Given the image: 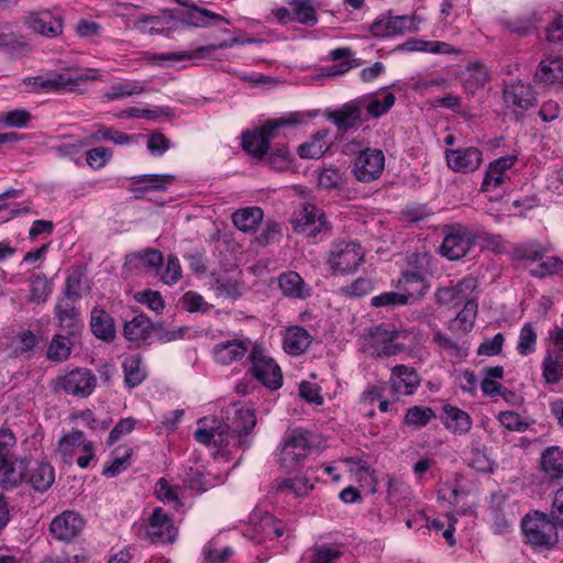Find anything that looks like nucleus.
Returning a JSON list of instances; mask_svg holds the SVG:
<instances>
[{
  "instance_id": "47",
  "label": "nucleus",
  "mask_w": 563,
  "mask_h": 563,
  "mask_svg": "<svg viewBox=\"0 0 563 563\" xmlns=\"http://www.w3.org/2000/svg\"><path fill=\"white\" fill-rule=\"evenodd\" d=\"M279 287L284 295L294 298H303L306 292L303 289V280L296 272L284 273L278 278Z\"/></svg>"
},
{
  "instance_id": "31",
  "label": "nucleus",
  "mask_w": 563,
  "mask_h": 563,
  "mask_svg": "<svg viewBox=\"0 0 563 563\" xmlns=\"http://www.w3.org/2000/svg\"><path fill=\"white\" fill-rule=\"evenodd\" d=\"M30 27L46 37H56L63 32V20L49 12H42L33 15L30 21Z\"/></svg>"
},
{
  "instance_id": "61",
  "label": "nucleus",
  "mask_w": 563,
  "mask_h": 563,
  "mask_svg": "<svg viewBox=\"0 0 563 563\" xmlns=\"http://www.w3.org/2000/svg\"><path fill=\"white\" fill-rule=\"evenodd\" d=\"M282 236L280 224L274 220H267L258 235L256 242L261 246H266L279 240Z\"/></svg>"
},
{
  "instance_id": "38",
  "label": "nucleus",
  "mask_w": 563,
  "mask_h": 563,
  "mask_svg": "<svg viewBox=\"0 0 563 563\" xmlns=\"http://www.w3.org/2000/svg\"><path fill=\"white\" fill-rule=\"evenodd\" d=\"M264 212L258 207H249L236 210L232 220L234 225L243 232H253L263 221Z\"/></svg>"
},
{
  "instance_id": "14",
  "label": "nucleus",
  "mask_w": 563,
  "mask_h": 563,
  "mask_svg": "<svg viewBox=\"0 0 563 563\" xmlns=\"http://www.w3.org/2000/svg\"><path fill=\"white\" fill-rule=\"evenodd\" d=\"M146 534L153 543H172L177 530L167 514L162 508H155L148 518Z\"/></svg>"
},
{
  "instance_id": "17",
  "label": "nucleus",
  "mask_w": 563,
  "mask_h": 563,
  "mask_svg": "<svg viewBox=\"0 0 563 563\" xmlns=\"http://www.w3.org/2000/svg\"><path fill=\"white\" fill-rule=\"evenodd\" d=\"M54 482L55 470L49 463L42 461L26 463L24 483L35 492H46Z\"/></svg>"
},
{
  "instance_id": "18",
  "label": "nucleus",
  "mask_w": 563,
  "mask_h": 563,
  "mask_svg": "<svg viewBox=\"0 0 563 563\" xmlns=\"http://www.w3.org/2000/svg\"><path fill=\"white\" fill-rule=\"evenodd\" d=\"M445 157L452 170L463 174L476 170L483 161L482 152L476 147L448 150Z\"/></svg>"
},
{
  "instance_id": "40",
  "label": "nucleus",
  "mask_w": 563,
  "mask_h": 563,
  "mask_svg": "<svg viewBox=\"0 0 563 563\" xmlns=\"http://www.w3.org/2000/svg\"><path fill=\"white\" fill-rule=\"evenodd\" d=\"M87 441L82 431L73 430L68 434L64 435L58 441V453L62 455L65 463H70L73 456L81 451L84 443Z\"/></svg>"
},
{
  "instance_id": "20",
  "label": "nucleus",
  "mask_w": 563,
  "mask_h": 563,
  "mask_svg": "<svg viewBox=\"0 0 563 563\" xmlns=\"http://www.w3.org/2000/svg\"><path fill=\"white\" fill-rule=\"evenodd\" d=\"M327 119L334 123L340 131L353 129L363 122L362 101L354 99L346 102L339 109L328 112Z\"/></svg>"
},
{
  "instance_id": "52",
  "label": "nucleus",
  "mask_w": 563,
  "mask_h": 563,
  "mask_svg": "<svg viewBox=\"0 0 563 563\" xmlns=\"http://www.w3.org/2000/svg\"><path fill=\"white\" fill-rule=\"evenodd\" d=\"M310 551V563H335L342 556L340 548L332 544H316Z\"/></svg>"
},
{
  "instance_id": "42",
  "label": "nucleus",
  "mask_w": 563,
  "mask_h": 563,
  "mask_svg": "<svg viewBox=\"0 0 563 563\" xmlns=\"http://www.w3.org/2000/svg\"><path fill=\"white\" fill-rule=\"evenodd\" d=\"M52 292V284L44 274H35L30 278V290L27 300L41 305L48 300Z\"/></svg>"
},
{
  "instance_id": "5",
  "label": "nucleus",
  "mask_w": 563,
  "mask_h": 563,
  "mask_svg": "<svg viewBox=\"0 0 563 563\" xmlns=\"http://www.w3.org/2000/svg\"><path fill=\"white\" fill-rule=\"evenodd\" d=\"M364 260L360 244L353 241H340L332 245L328 265L334 274H346L355 271Z\"/></svg>"
},
{
  "instance_id": "8",
  "label": "nucleus",
  "mask_w": 563,
  "mask_h": 563,
  "mask_svg": "<svg viewBox=\"0 0 563 563\" xmlns=\"http://www.w3.org/2000/svg\"><path fill=\"white\" fill-rule=\"evenodd\" d=\"M252 373L256 379L271 389H278L283 384L280 367L260 346H253L250 353Z\"/></svg>"
},
{
  "instance_id": "23",
  "label": "nucleus",
  "mask_w": 563,
  "mask_h": 563,
  "mask_svg": "<svg viewBox=\"0 0 563 563\" xmlns=\"http://www.w3.org/2000/svg\"><path fill=\"white\" fill-rule=\"evenodd\" d=\"M189 9L187 12H183L178 15V19L183 25L194 27H209L213 22H223L230 24V20L212 12L208 9L200 8L191 0V5H185Z\"/></svg>"
},
{
  "instance_id": "16",
  "label": "nucleus",
  "mask_w": 563,
  "mask_h": 563,
  "mask_svg": "<svg viewBox=\"0 0 563 563\" xmlns=\"http://www.w3.org/2000/svg\"><path fill=\"white\" fill-rule=\"evenodd\" d=\"M84 526L85 521L77 512L66 510L52 520L49 531L57 540L69 542L81 532Z\"/></svg>"
},
{
  "instance_id": "1",
  "label": "nucleus",
  "mask_w": 563,
  "mask_h": 563,
  "mask_svg": "<svg viewBox=\"0 0 563 563\" xmlns=\"http://www.w3.org/2000/svg\"><path fill=\"white\" fill-rule=\"evenodd\" d=\"M300 121L301 115L299 113L267 120L258 130L243 133L242 146L251 155L262 157L267 154L271 141L278 136L280 128L294 126Z\"/></svg>"
},
{
  "instance_id": "43",
  "label": "nucleus",
  "mask_w": 563,
  "mask_h": 563,
  "mask_svg": "<svg viewBox=\"0 0 563 563\" xmlns=\"http://www.w3.org/2000/svg\"><path fill=\"white\" fill-rule=\"evenodd\" d=\"M328 136L327 130H320L318 131L310 141L301 144L297 148V153L301 158H308V159H316L320 158L325 150V139Z\"/></svg>"
},
{
  "instance_id": "44",
  "label": "nucleus",
  "mask_w": 563,
  "mask_h": 563,
  "mask_svg": "<svg viewBox=\"0 0 563 563\" xmlns=\"http://www.w3.org/2000/svg\"><path fill=\"white\" fill-rule=\"evenodd\" d=\"M70 338L65 334H55L47 347V358L53 362L66 361L71 353L73 341Z\"/></svg>"
},
{
  "instance_id": "63",
  "label": "nucleus",
  "mask_w": 563,
  "mask_h": 563,
  "mask_svg": "<svg viewBox=\"0 0 563 563\" xmlns=\"http://www.w3.org/2000/svg\"><path fill=\"white\" fill-rule=\"evenodd\" d=\"M181 278V267L175 255H168L166 266L162 273L161 279L166 285H174Z\"/></svg>"
},
{
  "instance_id": "4",
  "label": "nucleus",
  "mask_w": 563,
  "mask_h": 563,
  "mask_svg": "<svg viewBox=\"0 0 563 563\" xmlns=\"http://www.w3.org/2000/svg\"><path fill=\"white\" fill-rule=\"evenodd\" d=\"M475 235L465 225L453 223L443 228V241L440 252L450 261L464 257L474 245Z\"/></svg>"
},
{
  "instance_id": "45",
  "label": "nucleus",
  "mask_w": 563,
  "mask_h": 563,
  "mask_svg": "<svg viewBox=\"0 0 563 563\" xmlns=\"http://www.w3.org/2000/svg\"><path fill=\"white\" fill-rule=\"evenodd\" d=\"M410 486L399 478L387 476V500L391 505H402L411 499Z\"/></svg>"
},
{
  "instance_id": "7",
  "label": "nucleus",
  "mask_w": 563,
  "mask_h": 563,
  "mask_svg": "<svg viewBox=\"0 0 563 563\" xmlns=\"http://www.w3.org/2000/svg\"><path fill=\"white\" fill-rule=\"evenodd\" d=\"M555 527L552 520L539 512L533 517L527 516L522 521V531L527 541L536 547H552L556 542Z\"/></svg>"
},
{
  "instance_id": "49",
  "label": "nucleus",
  "mask_w": 563,
  "mask_h": 563,
  "mask_svg": "<svg viewBox=\"0 0 563 563\" xmlns=\"http://www.w3.org/2000/svg\"><path fill=\"white\" fill-rule=\"evenodd\" d=\"M289 5L297 22L309 26L317 24L318 16L312 0H291Z\"/></svg>"
},
{
  "instance_id": "33",
  "label": "nucleus",
  "mask_w": 563,
  "mask_h": 563,
  "mask_svg": "<svg viewBox=\"0 0 563 563\" xmlns=\"http://www.w3.org/2000/svg\"><path fill=\"white\" fill-rule=\"evenodd\" d=\"M353 52L350 47H340L332 49L330 52V57L332 60H340L346 58V60L342 62L339 65H333L327 67L322 70L321 77H338L347 73L350 69L358 67L361 65L360 59L351 58Z\"/></svg>"
},
{
  "instance_id": "35",
  "label": "nucleus",
  "mask_w": 563,
  "mask_h": 563,
  "mask_svg": "<svg viewBox=\"0 0 563 563\" xmlns=\"http://www.w3.org/2000/svg\"><path fill=\"white\" fill-rule=\"evenodd\" d=\"M441 420L446 429L460 434L466 433L472 426V420L465 411L450 405L443 407Z\"/></svg>"
},
{
  "instance_id": "39",
  "label": "nucleus",
  "mask_w": 563,
  "mask_h": 563,
  "mask_svg": "<svg viewBox=\"0 0 563 563\" xmlns=\"http://www.w3.org/2000/svg\"><path fill=\"white\" fill-rule=\"evenodd\" d=\"M358 101H362V109L366 110V113L371 118H379L383 114L387 113L389 109L395 104V96L391 92H387L384 95L383 100H379L374 95H366L357 98Z\"/></svg>"
},
{
  "instance_id": "62",
  "label": "nucleus",
  "mask_w": 563,
  "mask_h": 563,
  "mask_svg": "<svg viewBox=\"0 0 563 563\" xmlns=\"http://www.w3.org/2000/svg\"><path fill=\"white\" fill-rule=\"evenodd\" d=\"M15 443L16 439L9 428L0 429V462L15 457L12 452Z\"/></svg>"
},
{
  "instance_id": "41",
  "label": "nucleus",
  "mask_w": 563,
  "mask_h": 563,
  "mask_svg": "<svg viewBox=\"0 0 563 563\" xmlns=\"http://www.w3.org/2000/svg\"><path fill=\"white\" fill-rule=\"evenodd\" d=\"M122 368L124 372V383L129 388L139 386L146 377V372L142 367V358L139 355L125 357L122 362Z\"/></svg>"
},
{
  "instance_id": "50",
  "label": "nucleus",
  "mask_w": 563,
  "mask_h": 563,
  "mask_svg": "<svg viewBox=\"0 0 563 563\" xmlns=\"http://www.w3.org/2000/svg\"><path fill=\"white\" fill-rule=\"evenodd\" d=\"M85 277V271L81 267H75L69 272L64 288V296L68 300L76 301L81 297Z\"/></svg>"
},
{
  "instance_id": "34",
  "label": "nucleus",
  "mask_w": 563,
  "mask_h": 563,
  "mask_svg": "<svg viewBox=\"0 0 563 563\" xmlns=\"http://www.w3.org/2000/svg\"><path fill=\"white\" fill-rule=\"evenodd\" d=\"M541 470L550 479L563 478V450L559 446H550L541 453Z\"/></svg>"
},
{
  "instance_id": "58",
  "label": "nucleus",
  "mask_w": 563,
  "mask_h": 563,
  "mask_svg": "<svg viewBox=\"0 0 563 563\" xmlns=\"http://www.w3.org/2000/svg\"><path fill=\"white\" fill-rule=\"evenodd\" d=\"M537 333L530 323L522 327L517 350L521 355H528L536 350Z\"/></svg>"
},
{
  "instance_id": "54",
  "label": "nucleus",
  "mask_w": 563,
  "mask_h": 563,
  "mask_svg": "<svg viewBox=\"0 0 563 563\" xmlns=\"http://www.w3.org/2000/svg\"><path fill=\"white\" fill-rule=\"evenodd\" d=\"M145 91L144 86L136 82L117 84L110 87L109 91L103 95L107 100H117L133 95H140Z\"/></svg>"
},
{
  "instance_id": "55",
  "label": "nucleus",
  "mask_w": 563,
  "mask_h": 563,
  "mask_svg": "<svg viewBox=\"0 0 563 563\" xmlns=\"http://www.w3.org/2000/svg\"><path fill=\"white\" fill-rule=\"evenodd\" d=\"M477 288V280L473 277H465L453 286L456 305L475 300L474 291Z\"/></svg>"
},
{
  "instance_id": "9",
  "label": "nucleus",
  "mask_w": 563,
  "mask_h": 563,
  "mask_svg": "<svg viewBox=\"0 0 563 563\" xmlns=\"http://www.w3.org/2000/svg\"><path fill=\"white\" fill-rule=\"evenodd\" d=\"M385 167V156L380 150L366 148L354 161L353 173L357 180L369 183L377 179Z\"/></svg>"
},
{
  "instance_id": "10",
  "label": "nucleus",
  "mask_w": 563,
  "mask_h": 563,
  "mask_svg": "<svg viewBox=\"0 0 563 563\" xmlns=\"http://www.w3.org/2000/svg\"><path fill=\"white\" fill-rule=\"evenodd\" d=\"M397 332L383 327L369 330L366 339L368 353L374 357H389L405 350V346L395 342Z\"/></svg>"
},
{
  "instance_id": "22",
  "label": "nucleus",
  "mask_w": 563,
  "mask_h": 563,
  "mask_svg": "<svg viewBox=\"0 0 563 563\" xmlns=\"http://www.w3.org/2000/svg\"><path fill=\"white\" fill-rule=\"evenodd\" d=\"M216 49V44H211L206 46H199L194 51L152 54L147 56V60L157 66H165L178 64L186 60H191L195 58H209Z\"/></svg>"
},
{
  "instance_id": "36",
  "label": "nucleus",
  "mask_w": 563,
  "mask_h": 563,
  "mask_svg": "<svg viewBox=\"0 0 563 563\" xmlns=\"http://www.w3.org/2000/svg\"><path fill=\"white\" fill-rule=\"evenodd\" d=\"M536 12H527L512 18L501 20V25L518 36L529 35L538 25Z\"/></svg>"
},
{
  "instance_id": "13",
  "label": "nucleus",
  "mask_w": 563,
  "mask_h": 563,
  "mask_svg": "<svg viewBox=\"0 0 563 563\" xmlns=\"http://www.w3.org/2000/svg\"><path fill=\"white\" fill-rule=\"evenodd\" d=\"M504 101L515 113H521L536 106L537 97L530 84L517 80L505 86Z\"/></svg>"
},
{
  "instance_id": "53",
  "label": "nucleus",
  "mask_w": 563,
  "mask_h": 563,
  "mask_svg": "<svg viewBox=\"0 0 563 563\" xmlns=\"http://www.w3.org/2000/svg\"><path fill=\"white\" fill-rule=\"evenodd\" d=\"M132 450L130 448H118L113 452L111 464L103 470V474L109 477L117 476L130 465Z\"/></svg>"
},
{
  "instance_id": "3",
  "label": "nucleus",
  "mask_w": 563,
  "mask_h": 563,
  "mask_svg": "<svg viewBox=\"0 0 563 563\" xmlns=\"http://www.w3.org/2000/svg\"><path fill=\"white\" fill-rule=\"evenodd\" d=\"M223 428L229 434L236 437L239 445L249 446V435L256 424L254 410L239 404H231L222 411Z\"/></svg>"
},
{
  "instance_id": "27",
  "label": "nucleus",
  "mask_w": 563,
  "mask_h": 563,
  "mask_svg": "<svg viewBox=\"0 0 563 563\" xmlns=\"http://www.w3.org/2000/svg\"><path fill=\"white\" fill-rule=\"evenodd\" d=\"M90 329L93 335L106 342L115 339V327L111 316L103 309L95 307L90 313Z\"/></svg>"
},
{
  "instance_id": "26",
  "label": "nucleus",
  "mask_w": 563,
  "mask_h": 563,
  "mask_svg": "<svg viewBox=\"0 0 563 563\" xmlns=\"http://www.w3.org/2000/svg\"><path fill=\"white\" fill-rule=\"evenodd\" d=\"M419 385V378L412 368L397 365L393 368L390 389L395 395H411Z\"/></svg>"
},
{
  "instance_id": "51",
  "label": "nucleus",
  "mask_w": 563,
  "mask_h": 563,
  "mask_svg": "<svg viewBox=\"0 0 563 563\" xmlns=\"http://www.w3.org/2000/svg\"><path fill=\"white\" fill-rule=\"evenodd\" d=\"M542 376L547 384H558L563 377V361L548 353L542 361Z\"/></svg>"
},
{
  "instance_id": "30",
  "label": "nucleus",
  "mask_w": 563,
  "mask_h": 563,
  "mask_svg": "<svg viewBox=\"0 0 563 563\" xmlns=\"http://www.w3.org/2000/svg\"><path fill=\"white\" fill-rule=\"evenodd\" d=\"M251 346L250 341L232 340L220 343L214 347L216 361L222 365H228L242 358Z\"/></svg>"
},
{
  "instance_id": "12",
  "label": "nucleus",
  "mask_w": 563,
  "mask_h": 563,
  "mask_svg": "<svg viewBox=\"0 0 563 563\" xmlns=\"http://www.w3.org/2000/svg\"><path fill=\"white\" fill-rule=\"evenodd\" d=\"M97 384L96 376L86 368H76L58 378V387L66 394L80 398L88 397Z\"/></svg>"
},
{
  "instance_id": "29",
  "label": "nucleus",
  "mask_w": 563,
  "mask_h": 563,
  "mask_svg": "<svg viewBox=\"0 0 563 563\" xmlns=\"http://www.w3.org/2000/svg\"><path fill=\"white\" fill-rule=\"evenodd\" d=\"M534 78L538 84L545 86L553 84L563 86V58L541 60L534 73Z\"/></svg>"
},
{
  "instance_id": "21",
  "label": "nucleus",
  "mask_w": 563,
  "mask_h": 563,
  "mask_svg": "<svg viewBox=\"0 0 563 563\" xmlns=\"http://www.w3.org/2000/svg\"><path fill=\"white\" fill-rule=\"evenodd\" d=\"M155 328L150 318L141 313L124 323L123 336L136 347H141L148 344Z\"/></svg>"
},
{
  "instance_id": "28",
  "label": "nucleus",
  "mask_w": 563,
  "mask_h": 563,
  "mask_svg": "<svg viewBox=\"0 0 563 563\" xmlns=\"http://www.w3.org/2000/svg\"><path fill=\"white\" fill-rule=\"evenodd\" d=\"M312 342L310 333L301 327H290L284 335L283 346L286 353L292 356L303 354Z\"/></svg>"
},
{
  "instance_id": "19",
  "label": "nucleus",
  "mask_w": 563,
  "mask_h": 563,
  "mask_svg": "<svg viewBox=\"0 0 563 563\" xmlns=\"http://www.w3.org/2000/svg\"><path fill=\"white\" fill-rule=\"evenodd\" d=\"M517 157L508 155L492 162L485 173L481 189L493 191L500 188L509 179V169L515 165Z\"/></svg>"
},
{
  "instance_id": "56",
  "label": "nucleus",
  "mask_w": 563,
  "mask_h": 563,
  "mask_svg": "<svg viewBox=\"0 0 563 563\" xmlns=\"http://www.w3.org/2000/svg\"><path fill=\"white\" fill-rule=\"evenodd\" d=\"M1 123L9 128H25L32 120V114L25 109H15L0 114Z\"/></svg>"
},
{
  "instance_id": "25",
  "label": "nucleus",
  "mask_w": 563,
  "mask_h": 563,
  "mask_svg": "<svg viewBox=\"0 0 563 563\" xmlns=\"http://www.w3.org/2000/svg\"><path fill=\"white\" fill-rule=\"evenodd\" d=\"M210 419L205 417L198 420L199 427L194 437L197 442L205 445H213L217 448H221L228 444L227 432L222 426H216L217 421L214 418L211 419L212 426L208 424Z\"/></svg>"
},
{
  "instance_id": "60",
  "label": "nucleus",
  "mask_w": 563,
  "mask_h": 563,
  "mask_svg": "<svg viewBox=\"0 0 563 563\" xmlns=\"http://www.w3.org/2000/svg\"><path fill=\"white\" fill-rule=\"evenodd\" d=\"M213 289L218 296L225 298H238L241 295V286L233 278H218L213 285Z\"/></svg>"
},
{
  "instance_id": "64",
  "label": "nucleus",
  "mask_w": 563,
  "mask_h": 563,
  "mask_svg": "<svg viewBox=\"0 0 563 563\" xmlns=\"http://www.w3.org/2000/svg\"><path fill=\"white\" fill-rule=\"evenodd\" d=\"M547 41L563 44V14H556L545 27Z\"/></svg>"
},
{
  "instance_id": "59",
  "label": "nucleus",
  "mask_w": 563,
  "mask_h": 563,
  "mask_svg": "<svg viewBox=\"0 0 563 563\" xmlns=\"http://www.w3.org/2000/svg\"><path fill=\"white\" fill-rule=\"evenodd\" d=\"M464 80L474 87H481L488 81V71L486 67L479 63H474L463 71Z\"/></svg>"
},
{
  "instance_id": "37",
  "label": "nucleus",
  "mask_w": 563,
  "mask_h": 563,
  "mask_svg": "<svg viewBox=\"0 0 563 563\" xmlns=\"http://www.w3.org/2000/svg\"><path fill=\"white\" fill-rule=\"evenodd\" d=\"M400 283L404 295H408V303L421 298L429 289V285L420 272L404 273Z\"/></svg>"
},
{
  "instance_id": "57",
  "label": "nucleus",
  "mask_w": 563,
  "mask_h": 563,
  "mask_svg": "<svg viewBox=\"0 0 563 563\" xmlns=\"http://www.w3.org/2000/svg\"><path fill=\"white\" fill-rule=\"evenodd\" d=\"M477 314V303L475 300H470L464 303V308L456 316L455 324L463 332H467L473 328Z\"/></svg>"
},
{
  "instance_id": "32",
  "label": "nucleus",
  "mask_w": 563,
  "mask_h": 563,
  "mask_svg": "<svg viewBox=\"0 0 563 563\" xmlns=\"http://www.w3.org/2000/svg\"><path fill=\"white\" fill-rule=\"evenodd\" d=\"M15 461L14 457L0 462V486L5 489L16 487L19 484L24 483L26 463L21 461L16 464Z\"/></svg>"
},
{
  "instance_id": "11",
  "label": "nucleus",
  "mask_w": 563,
  "mask_h": 563,
  "mask_svg": "<svg viewBox=\"0 0 563 563\" xmlns=\"http://www.w3.org/2000/svg\"><path fill=\"white\" fill-rule=\"evenodd\" d=\"M97 70L96 69H87L86 73H60L55 74L49 78H44L42 76L26 78L24 80L27 85H33L34 91L40 90H57L63 87L77 85L79 81L84 80H95L97 79Z\"/></svg>"
},
{
  "instance_id": "15",
  "label": "nucleus",
  "mask_w": 563,
  "mask_h": 563,
  "mask_svg": "<svg viewBox=\"0 0 563 563\" xmlns=\"http://www.w3.org/2000/svg\"><path fill=\"white\" fill-rule=\"evenodd\" d=\"M418 30V21L411 15L383 16L371 25L376 37H386Z\"/></svg>"
},
{
  "instance_id": "6",
  "label": "nucleus",
  "mask_w": 563,
  "mask_h": 563,
  "mask_svg": "<svg viewBox=\"0 0 563 563\" xmlns=\"http://www.w3.org/2000/svg\"><path fill=\"white\" fill-rule=\"evenodd\" d=\"M295 232L308 238H316L330 230L325 220V213L312 203H305L296 211L291 219Z\"/></svg>"
},
{
  "instance_id": "2",
  "label": "nucleus",
  "mask_w": 563,
  "mask_h": 563,
  "mask_svg": "<svg viewBox=\"0 0 563 563\" xmlns=\"http://www.w3.org/2000/svg\"><path fill=\"white\" fill-rule=\"evenodd\" d=\"M313 435L301 429L291 431L283 441L278 464L287 473L301 467L313 446Z\"/></svg>"
},
{
  "instance_id": "24",
  "label": "nucleus",
  "mask_w": 563,
  "mask_h": 563,
  "mask_svg": "<svg viewBox=\"0 0 563 563\" xmlns=\"http://www.w3.org/2000/svg\"><path fill=\"white\" fill-rule=\"evenodd\" d=\"M55 316L59 329L65 332V335L76 338L84 329V323L79 319L77 309L69 302L63 299L58 300L55 306Z\"/></svg>"
},
{
  "instance_id": "48",
  "label": "nucleus",
  "mask_w": 563,
  "mask_h": 563,
  "mask_svg": "<svg viewBox=\"0 0 563 563\" xmlns=\"http://www.w3.org/2000/svg\"><path fill=\"white\" fill-rule=\"evenodd\" d=\"M434 418L435 413L432 408L424 406H413L407 409L404 422L412 429H420L426 427Z\"/></svg>"
},
{
  "instance_id": "46",
  "label": "nucleus",
  "mask_w": 563,
  "mask_h": 563,
  "mask_svg": "<svg viewBox=\"0 0 563 563\" xmlns=\"http://www.w3.org/2000/svg\"><path fill=\"white\" fill-rule=\"evenodd\" d=\"M275 489L276 493H286L291 494L295 497H303L313 489V484H310L309 479L306 477L287 478L277 481Z\"/></svg>"
}]
</instances>
